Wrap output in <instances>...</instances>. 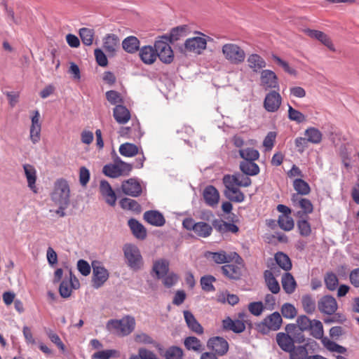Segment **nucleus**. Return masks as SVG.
Segmentation results:
<instances>
[{"label": "nucleus", "instance_id": "20e7f679", "mask_svg": "<svg viewBox=\"0 0 359 359\" xmlns=\"http://www.w3.org/2000/svg\"><path fill=\"white\" fill-rule=\"evenodd\" d=\"M70 189L67 181L65 179H58L54 184V189L51 194L52 200L56 204L68 205L69 203Z\"/></svg>", "mask_w": 359, "mask_h": 359}, {"label": "nucleus", "instance_id": "5fc2aeb1", "mask_svg": "<svg viewBox=\"0 0 359 359\" xmlns=\"http://www.w3.org/2000/svg\"><path fill=\"white\" fill-rule=\"evenodd\" d=\"M288 118L290 120L296 121L298 123H303L306 121L304 114L292 108L290 104H288Z\"/></svg>", "mask_w": 359, "mask_h": 359}, {"label": "nucleus", "instance_id": "6e6d98bb", "mask_svg": "<svg viewBox=\"0 0 359 359\" xmlns=\"http://www.w3.org/2000/svg\"><path fill=\"white\" fill-rule=\"evenodd\" d=\"M271 57H272L273 60L277 65L280 66L284 69V71L285 72L288 73L290 75H296L297 74V71L294 69L290 67L289 64L286 61L282 60L280 57H278V55H276L275 54H272Z\"/></svg>", "mask_w": 359, "mask_h": 359}, {"label": "nucleus", "instance_id": "412c9836", "mask_svg": "<svg viewBox=\"0 0 359 359\" xmlns=\"http://www.w3.org/2000/svg\"><path fill=\"white\" fill-rule=\"evenodd\" d=\"M23 169L27 181L28 187L34 193L36 194L38 192L37 188L36 187V181L37 176L35 168L32 165L25 164L23 165Z\"/></svg>", "mask_w": 359, "mask_h": 359}, {"label": "nucleus", "instance_id": "5701e85b", "mask_svg": "<svg viewBox=\"0 0 359 359\" xmlns=\"http://www.w3.org/2000/svg\"><path fill=\"white\" fill-rule=\"evenodd\" d=\"M276 342L280 348L285 352L291 351L294 346L292 336L287 332H278L276 334Z\"/></svg>", "mask_w": 359, "mask_h": 359}, {"label": "nucleus", "instance_id": "49530a36", "mask_svg": "<svg viewBox=\"0 0 359 359\" xmlns=\"http://www.w3.org/2000/svg\"><path fill=\"white\" fill-rule=\"evenodd\" d=\"M293 187L295 191L301 195H307L311 191L309 184L302 179H296L293 182Z\"/></svg>", "mask_w": 359, "mask_h": 359}, {"label": "nucleus", "instance_id": "ea45409f", "mask_svg": "<svg viewBox=\"0 0 359 359\" xmlns=\"http://www.w3.org/2000/svg\"><path fill=\"white\" fill-rule=\"evenodd\" d=\"M119 203L121 207L124 210H131L135 213H140L141 212L140 205L133 199L124 198L120 201Z\"/></svg>", "mask_w": 359, "mask_h": 359}, {"label": "nucleus", "instance_id": "6e6552de", "mask_svg": "<svg viewBox=\"0 0 359 359\" xmlns=\"http://www.w3.org/2000/svg\"><path fill=\"white\" fill-rule=\"evenodd\" d=\"M318 309L321 313L332 316L337 311L338 304L334 297L327 294L318 300Z\"/></svg>", "mask_w": 359, "mask_h": 359}, {"label": "nucleus", "instance_id": "a211bd4d", "mask_svg": "<svg viewBox=\"0 0 359 359\" xmlns=\"http://www.w3.org/2000/svg\"><path fill=\"white\" fill-rule=\"evenodd\" d=\"M184 320L188 328L197 334H203L204 329L190 311H184Z\"/></svg>", "mask_w": 359, "mask_h": 359}, {"label": "nucleus", "instance_id": "8fccbe9b", "mask_svg": "<svg viewBox=\"0 0 359 359\" xmlns=\"http://www.w3.org/2000/svg\"><path fill=\"white\" fill-rule=\"evenodd\" d=\"M324 282L326 287L330 291L335 290L339 284L338 278L333 272L326 273L324 277Z\"/></svg>", "mask_w": 359, "mask_h": 359}, {"label": "nucleus", "instance_id": "a19ab883", "mask_svg": "<svg viewBox=\"0 0 359 359\" xmlns=\"http://www.w3.org/2000/svg\"><path fill=\"white\" fill-rule=\"evenodd\" d=\"M79 36L84 45L91 46L93 43L95 32L93 29L83 27L79 29Z\"/></svg>", "mask_w": 359, "mask_h": 359}, {"label": "nucleus", "instance_id": "4468645a", "mask_svg": "<svg viewBox=\"0 0 359 359\" xmlns=\"http://www.w3.org/2000/svg\"><path fill=\"white\" fill-rule=\"evenodd\" d=\"M109 273L107 270L100 265L93 264V285L95 288L100 287L108 279Z\"/></svg>", "mask_w": 359, "mask_h": 359}, {"label": "nucleus", "instance_id": "393cba45", "mask_svg": "<svg viewBox=\"0 0 359 359\" xmlns=\"http://www.w3.org/2000/svg\"><path fill=\"white\" fill-rule=\"evenodd\" d=\"M114 119L120 124L126 123L130 118L129 110L121 104H117L113 111Z\"/></svg>", "mask_w": 359, "mask_h": 359}, {"label": "nucleus", "instance_id": "79ce46f5", "mask_svg": "<svg viewBox=\"0 0 359 359\" xmlns=\"http://www.w3.org/2000/svg\"><path fill=\"white\" fill-rule=\"evenodd\" d=\"M288 353H290V359H307L309 357L306 345L297 347L294 346Z\"/></svg>", "mask_w": 359, "mask_h": 359}, {"label": "nucleus", "instance_id": "0eeeda50", "mask_svg": "<svg viewBox=\"0 0 359 359\" xmlns=\"http://www.w3.org/2000/svg\"><path fill=\"white\" fill-rule=\"evenodd\" d=\"M206 47L207 41L205 39L200 36H195L187 39L184 43V48H180V51L184 53H186V52H189L199 55L206 48Z\"/></svg>", "mask_w": 359, "mask_h": 359}, {"label": "nucleus", "instance_id": "7ed1b4c3", "mask_svg": "<svg viewBox=\"0 0 359 359\" xmlns=\"http://www.w3.org/2000/svg\"><path fill=\"white\" fill-rule=\"evenodd\" d=\"M282 323L283 320L280 314L276 311L267 316L262 322L256 323L255 330L262 334H268L271 330H278Z\"/></svg>", "mask_w": 359, "mask_h": 359}, {"label": "nucleus", "instance_id": "dca6fc26", "mask_svg": "<svg viewBox=\"0 0 359 359\" xmlns=\"http://www.w3.org/2000/svg\"><path fill=\"white\" fill-rule=\"evenodd\" d=\"M203 197L208 205L210 207H215L219 203V194L214 186L209 185L204 189Z\"/></svg>", "mask_w": 359, "mask_h": 359}, {"label": "nucleus", "instance_id": "473e14b6", "mask_svg": "<svg viewBox=\"0 0 359 359\" xmlns=\"http://www.w3.org/2000/svg\"><path fill=\"white\" fill-rule=\"evenodd\" d=\"M122 46L126 52L134 53L139 49L140 41L135 36H128L123 41Z\"/></svg>", "mask_w": 359, "mask_h": 359}, {"label": "nucleus", "instance_id": "c03bdc74", "mask_svg": "<svg viewBox=\"0 0 359 359\" xmlns=\"http://www.w3.org/2000/svg\"><path fill=\"white\" fill-rule=\"evenodd\" d=\"M183 355V350L176 346L169 347L163 353L165 359H182Z\"/></svg>", "mask_w": 359, "mask_h": 359}, {"label": "nucleus", "instance_id": "f3484780", "mask_svg": "<svg viewBox=\"0 0 359 359\" xmlns=\"http://www.w3.org/2000/svg\"><path fill=\"white\" fill-rule=\"evenodd\" d=\"M222 329L225 331H232L234 333L239 334L245 331V323L240 320H232L227 316L222 320Z\"/></svg>", "mask_w": 359, "mask_h": 359}, {"label": "nucleus", "instance_id": "4be33fe9", "mask_svg": "<svg viewBox=\"0 0 359 359\" xmlns=\"http://www.w3.org/2000/svg\"><path fill=\"white\" fill-rule=\"evenodd\" d=\"M297 214L299 217L297 222V227L299 233L303 237L309 236L311 234V226L308 221V216L303 217L302 211H298Z\"/></svg>", "mask_w": 359, "mask_h": 359}, {"label": "nucleus", "instance_id": "f03ea898", "mask_svg": "<svg viewBox=\"0 0 359 359\" xmlns=\"http://www.w3.org/2000/svg\"><path fill=\"white\" fill-rule=\"evenodd\" d=\"M222 53L224 58L232 65L243 63L246 57L245 50L238 44L228 43L222 46Z\"/></svg>", "mask_w": 359, "mask_h": 359}, {"label": "nucleus", "instance_id": "3c124183", "mask_svg": "<svg viewBox=\"0 0 359 359\" xmlns=\"http://www.w3.org/2000/svg\"><path fill=\"white\" fill-rule=\"evenodd\" d=\"M119 152L122 156L131 157L137 154L138 148L133 144L124 143L120 146Z\"/></svg>", "mask_w": 359, "mask_h": 359}, {"label": "nucleus", "instance_id": "9d476101", "mask_svg": "<svg viewBox=\"0 0 359 359\" xmlns=\"http://www.w3.org/2000/svg\"><path fill=\"white\" fill-rule=\"evenodd\" d=\"M281 102L280 95L276 90H271L265 97L264 107L268 112H276L279 109Z\"/></svg>", "mask_w": 359, "mask_h": 359}, {"label": "nucleus", "instance_id": "c9c22d12", "mask_svg": "<svg viewBox=\"0 0 359 359\" xmlns=\"http://www.w3.org/2000/svg\"><path fill=\"white\" fill-rule=\"evenodd\" d=\"M189 33V27L187 25H183L173 27L170 30V37L172 43L180 40L182 37L186 36Z\"/></svg>", "mask_w": 359, "mask_h": 359}, {"label": "nucleus", "instance_id": "9b49d317", "mask_svg": "<svg viewBox=\"0 0 359 359\" xmlns=\"http://www.w3.org/2000/svg\"><path fill=\"white\" fill-rule=\"evenodd\" d=\"M121 189L123 194L133 197H137L142 192V187L140 182L135 178H130L123 182Z\"/></svg>", "mask_w": 359, "mask_h": 359}, {"label": "nucleus", "instance_id": "774afa93", "mask_svg": "<svg viewBox=\"0 0 359 359\" xmlns=\"http://www.w3.org/2000/svg\"><path fill=\"white\" fill-rule=\"evenodd\" d=\"M116 353L117 352L115 350H104L95 352L92 355V358L93 359H109L110 358L115 356Z\"/></svg>", "mask_w": 359, "mask_h": 359}, {"label": "nucleus", "instance_id": "39448f33", "mask_svg": "<svg viewBox=\"0 0 359 359\" xmlns=\"http://www.w3.org/2000/svg\"><path fill=\"white\" fill-rule=\"evenodd\" d=\"M123 252L130 268L135 271L139 270L142 265V257L137 247L126 244L123 247Z\"/></svg>", "mask_w": 359, "mask_h": 359}, {"label": "nucleus", "instance_id": "2f4dec72", "mask_svg": "<svg viewBox=\"0 0 359 359\" xmlns=\"http://www.w3.org/2000/svg\"><path fill=\"white\" fill-rule=\"evenodd\" d=\"M282 286L287 294H292L294 292L297 283L290 273H285L282 276Z\"/></svg>", "mask_w": 359, "mask_h": 359}, {"label": "nucleus", "instance_id": "4c0bfd02", "mask_svg": "<svg viewBox=\"0 0 359 359\" xmlns=\"http://www.w3.org/2000/svg\"><path fill=\"white\" fill-rule=\"evenodd\" d=\"M302 304L307 314H312L315 312L316 308V301L311 294H306L303 295L302 297Z\"/></svg>", "mask_w": 359, "mask_h": 359}, {"label": "nucleus", "instance_id": "c756f323", "mask_svg": "<svg viewBox=\"0 0 359 359\" xmlns=\"http://www.w3.org/2000/svg\"><path fill=\"white\" fill-rule=\"evenodd\" d=\"M140 56L145 64H152L156 59V50L150 46H144L140 51Z\"/></svg>", "mask_w": 359, "mask_h": 359}, {"label": "nucleus", "instance_id": "cd10ccee", "mask_svg": "<svg viewBox=\"0 0 359 359\" xmlns=\"http://www.w3.org/2000/svg\"><path fill=\"white\" fill-rule=\"evenodd\" d=\"M264 278L266 285L267 286L268 289L273 294H278L280 290V287L278 280L274 277L272 271H271L270 270H266L264 272Z\"/></svg>", "mask_w": 359, "mask_h": 359}, {"label": "nucleus", "instance_id": "0e129e2a", "mask_svg": "<svg viewBox=\"0 0 359 359\" xmlns=\"http://www.w3.org/2000/svg\"><path fill=\"white\" fill-rule=\"evenodd\" d=\"M264 309L263 303L262 302H253L248 304V310L251 314L259 316Z\"/></svg>", "mask_w": 359, "mask_h": 359}, {"label": "nucleus", "instance_id": "338daca9", "mask_svg": "<svg viewBox=\"0 0 359 359\" xmlns=\"http://www.w3.org/2000/svg\"><path fill=\"white\" fill-rule=\"evenodd\" d=\"M106 98L111 104H117L123 102L121 94L115 90H109L106 93Z\"/></svg>", "mask_w": 359, "mask_h": 359}, {"label": "nucleus", "instance_id": "72a5a7b5", "mask_svg": "<svg viewBox=\"0 0 359 359\" xmlns=\"http://www.w3.org/2000/svg\"><path fill=\"white\" fill-rule=\"evenodd\" d=\"M240 169L246 175L254 176L259 172V167L254 161H241Z\"/></svg>", "mask_w": 359, "mask_h": 359}, {"label": "nucleus", "instance_id": "e2e57ef3", "mask_svg": "<svg viewBox=\"0 0 359 359\" xmlns=\"http://www.w3.org/2000/svg\"><path fill=\"white\" fill-rule=\"evenodd\" d=\"M238 183V176L236 175H225L223 177V184L225 187L224 190H230L231 189L236 187Z\"/></svg>", "mask_w": 359, "mask_h": 359}, {"label": "nucleus", "instance_id": "864d4df0", "mask_svg": "<svg viewBox=\"0 0 359 359\" xmlns=\"http://www.w3.org/2000/svg\"><path fill=\"white\" fill-rule=\"evenodd\" d=\"M325 348L332 352H336L338 353L344 354L346 352V348L342 346L336 342L331 341L327 338H324L322 340Z\"/></svg>", "mask_w": 359, "mask_h": 359}, {"label": "nucleus", "instance_id": "680f3d73", "mask_svg": "<svg viewBox=\"0 0 359 359\" xmlns=\"http://www.w3.org/2000/svg\"><path fill=\"white\" fill-rule=\"evenodd\" d=\"M160 279H162V282L166 287L170 288L177 282L179 276L174 272H170L164 275Z\"/></svg>", "mask_w": 359, "mask_h": 359}, {"label": "nucleus", "instance_id": "37998d69", "mask_svg": "<svg viewBox=\"0 0 359 359\" xmlns=\"http://www.w3.org/2000/svg\"><path fill=\"white\" fill-rule=\"evenodd\" d=\"M240 156L244 159L243 161H255L259 157V153L253 148H247L239 150Z\"/></svg>", "mask_w": 359, "mask_h": 359}, {"label": "nucleus", "instance_id": "58836bf2", "mask_svg": "<svg viewBox=\"0 0 359 359\" xmlns=\"http://www.w3.org/2000/svg\"><path fill=\"white\" fill-rule=\"evenodd\" d=\"M224 196L231 201L241 203L245 200L244 194L237 187L224 191Z\"/></svg>", "mask_w": 359, "mask_h": 359}, {"label": "nucleus", "instance_id": "e433bc0d", "mask_svg": "<svg viewBox=\"0 0 359 359\" xmlns=\"http://www.w3.org/2000/svg\"><path fill=\"white\" fill-rule=\"evenodd\" d=\"M212 226L204 222H196L194 233L202 238H207L211 235Z\"/></svg>", "mask_w": 359, "mask_h": 359}, {"label": "nucleus", "instance_id": "2eb2a0df", "mask_svg": "<svg viewBox=\"0 0 359 359\" xmlns=\"http://www.w3.org/2000/svg\"><path fill=\"white\" fill-rule=\"evenodd\" d=\"M100 192L104 198L105 202L111 205L114 206L116 201V196L112 189L109 183L106 180H102L100 184Z\"/></svg>", "mask_w": 359, "mask_h": 359}, {"label": "nucleus", "instance_id": "f257e3e1", "mask_svg": "<svg viewBox=\"0 0 359 359\" xmlns=\"http://www.w3.org/2000/svg\"><path fill=\"white\" fill-rule=\"evenodd\" d=\"M135 325V319L130 316H126L121 320H109L107 328L117 335L126 336L133 331Z\"/></svg>", "mask_w": 359, "mask_h": 359}, {"label": "nucleus", "instance_id": "ddd939ff", "mask_svg": "<svg viewBox=\"0 0 359 359\" xmlns=\"http://www.w3.org/2000/svg\"><path fill=\"white\" fill-rule=\"evenodd\" d=\"M278 77L274 72L270 69H262L261 72L260 81L262 86L265 90L269 88L278 89L279 85Z\"/></svg>", "mask_w": 359, "mask_h": 359}, {"label": "nucleus", "instance_id": "052dcab7", "mask_svg": "<svg viewBox=\"0 0 359 359\" xmlns=\"http://www.w3.org/2000/svg\"><path fill=\"white\" fill-rule=\"evenodd\" d=\"M72 288L67 279L63 280L59 287V292L62 297L68 298L71 296Z\"/></svg>", "mask_w": 359, "mask_h": 359}, {"label": "nucleus", "instance_id": "423d86ee", "mask_svg": "<svg viewBox=\"0 0 359 359\" xmlns=\"http://www.w3.org/2000/svg\"><path fill=\"white\" fill-rule=\"evenodd\" d=\"M207 258H211L212 260L218 264L229 263L234 261L237 264H242L243 259L242 257L236 252L226 254L224 250H220L218 252H207L205 254Z\"/></svg>", "mask_w": 359, "mask_h": 359}, {"label": "nucleus", "instance_id": "de8ad7c7", "mask_svg": "<svg viewBox=\"0 0 359 359\" xmlns=\"http://www.w3.org/2000/svg\"><path fill=\"white\" fill-rule=\"evenodd\" d=\"M184 344L187 350H193L194 351H201V342L196 337L190 336L186 337L184 341Z\"/></svg>", "mask_w": 359, "mask_h": 359}, {"label": "nucleus", "instance_id": "69168bd1", "mask_svg": "<svg viewBox=\"0 0 359 359\" xmlns=\"http://www.w3.org/2000/svg\"><path fill=\"white\" fill-rule=\"evenodd\" d=\"M299 206L302 209V213L303 217H306V215L311 214L313 211V205L311 201L308 198L301 199L299 201Z\"/></svg>", "mask_w": 359, "mask_h": 359}, {"label": "nucleus", "instance_id": "f704fd0d", "mask_svg": "<svg viewBox=\"0 0 359 359\" xmlns=\"http://www.w3.org/2000/svg\"><path fill=\"white\" fill-rule=\"evenodd\" d=\"M304 135L306 137V141H308L309 142L317 144L322 141L323 134L316 128H308L305 130Z\"/></svg>", "mask_w": 359, "mask_h": 359}, {"label": "nucleus", "instance_id": "a878e982", "mask_svg": "<svg viewBox=\"0 0 359 359\" xmlns=\"http://www.w3.org/2000/svg\"><path fill=\"white\" fill-rule=\"evenodd\" d=\"M304 32L311 38L318 39L330 50H334L333 44L330 39L324 32L310 29H305Z\"/></svg>", "mask_w": 359, "mask_h": 359}, {"label": "nucleus", "instance_id": "bf43d9fd", "mask_svg": "<svg viewBox=\"0 0 359 359\" xmlns=\"http://www.w3.org/2000/svg\"><path fill=\"white\" fill-rule=\"evenodd\" d=\"M313 320L305 315L298 316L297 318V326L299 329L304 331H309Z\"/></svg>", "mask_w": 359, "mask_h": 359}, {"label": "nucleus", "instance_id": "7c9ffc66", "mask_svg": "<svg viewBox=\"0 0 359 359\" xmlns=\"http://www.w3.org/2000/svg\"><path fill=\"white\" fill-rule=\"evenodd\" d=\"M276 264L284 271L291 270L292 264L290 258L283 252H278L274 255Z\"/></svg>", "mask_w": 359, "mask_h": 359}, {"label": "nucleus", "instance_id": "bb28decb", "mask_svg": "<svg viewBox=\"0 0 359 359\" xmlns=\"http://www.w3.org/2000/svg\"><path fill=\"white\" fill-rule=\"evenodd\" d=\"M128 226L133 234L138 239L143 240L147 236V230L144 226L135 219L128 220Z\"/></svg>", "mask_w": 359, "mask_h": 359}, {"label": "nucleus", "instance_id": "4d7b16f0", "mask_svg": "<svg viewBox=\"0 0 359 359\" xmlns=\"http://www.w3.org/2000/svg\"><path fill=\"white\" fill-rule=\"evenodd\" d=\"M102 172L105 175L112 178H116L120 176L116 162L113 164L110 163L105 165L103 167Z\"/></svg>", "mask_w": 359, "mask_h": 359}, {"label": "nucleus", "instance_id": "09e8293b", "mask_svg": "<svg viewBox=\"0 0 359 359\" xmlns=\"http://www.w3.org/2000/svg\"><path fill=\"white\" fill-rule=\"evenodd\" d=\"M216 281V278L212 275H205L201 278V285L202 289L205 292H214L215 287L213 283Z\"/></svg>", "mask_w": 359, "mask_h": 359}, {"label": "nucleus", "instance_id": "aec40b11", "mask_svg": "<svg viewBox=\"0 0 359 359\" xmlns=\"http://www.w3.org/2000/svg\"><path fill=\"white\" fill-rule=\"evenodd\" d=\"M247 62L249 68L255 73H261V70L266 66L264 59L257 53L249 55Z\"/></svg>", "mask_w": 359, "mask_h": 359}, {"label": "nucleus", "instance_id": "1a4fd4ad", "mask_svg": "<svg viewBox=\"0 0 359 359\" xmlns=\"http://www.w3.org/2000/svg\"><path fill=\"white\" fill-rule=\"evenodd\" d=\"M207 347L212 350L215 355H224L229 351L227 341L222 337H213L208 339Z\"/></svg>", "mask_w": 359, "mask_h": 359}, {"label": "nucleus", "instance_id": "a18cd8bd", "mask_svg": "<svg viewBox=\"0 0 359 359\" xmlns=\"http://www.w3.org/2000/svg\"><path fill=\"white\" fill-rule=\"evenodd\" d=\"M311 327L309 330L311 334L316 339H322L324 334L323 323L320 320L314 319Z\"/></svg>", "mask_w": 359, "mask_h": 359}, {"label": "nucleus", "instance_id": "b1692460", "mask_svg": "<svg viewBox=\"0 0 359 359\" xmlns=\"http://www.w3.org/2000/svg\"><path fill=\"white\" fill-rule=\"evenodd\" d=\"M222 274L230 280H239L242 276L241 269L234 264H226L221 267Z\"/></svg>", "mask_w": 359, "mask_h": 359}, {"label": "nucleus", "instance_id": "f8f14e48", "mask_svg": "<svg viewBox=\"0 0 359 359\" xmlns=\"http://www.w3.org/2000/svg\"><path fill=\"white\" fill-rule=\"evenodd\" d=\"M102 41L103 48L108 56H114L120 46V39L118 36L114 34H108L103 38Z\"/></svg>", "mask_w": 359, "mask_h": 359}, {"label": "nucleus", "instance_id": "6ab92c4d", "mask_svg": "<svg viewBox=\"0 0 359 359\" xmlns=\"http://www.w3.org/2000/svg\"><path fill=\"white\" fill-rule=\"evenodd\" d=\"M174 58L173 50L168 43L158 41V60L163 63L170 64Z\"/></svg>", "mask_w": 359, "mask_h": 359}, {"label": "nucleus", "instance_id": "603ef678", "mask_svg": "<svg viewBox=\"0 0 359 359\" xmlns=\"http://www.w3.org/2000/svg\"><path fill=\"white\" fill-rule=\"evenodd\" d=\"M278 223L280 228L284 231H291L294 226V220L290 215H279Z\"/></svg>", "mask_w": 359, "mask_h": 359}, {"label": "nucleus", "instance_id": "c85d7f7f", "mask_svg": "<svg viewBox=\"0 0 359 359\" xmlns=\"http://www.w3.org/2000/svg\"><path fill=\"white\" fill-rule=\"evenodd\" d=\"M286 332L292 336V339H293L294 343H303L305 341V337L303 334L304 330H302L299 329L297 325L293 323L287 324L285 328Z\"/></svg>", "mask_w": 359, "mask_h": 359}, {"label": "nucleus", "instance_id": "13d9d810", "mask_svg": "<svg viewBox=\"0 0 359 359\" xmlns=\"http://www.w3.org/2000/svg\"><path fill=\"white\" fill-rule=\"evenodd\" d=\"M281 313L284 318L292 319L297 316V312L292 304L285 303L282 306Z\"/></svg>", "mask_w": 359, "mask_h": 359}]
</instances>
